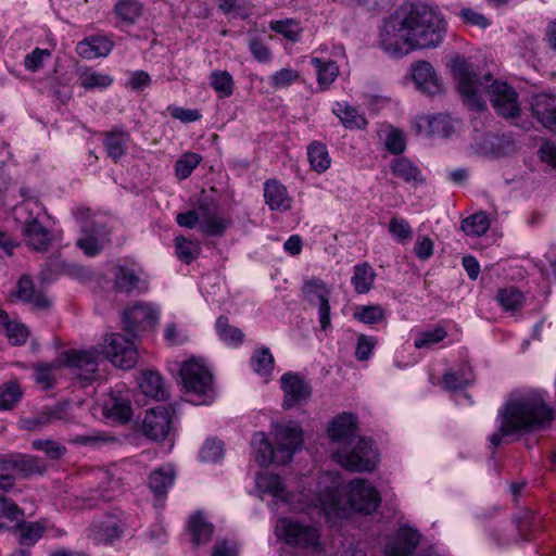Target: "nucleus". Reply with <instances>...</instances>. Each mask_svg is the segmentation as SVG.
<instances>
[{"label": "nucleus", "mask_w": 556, "mask_h": 556, "mask_svg": "<svg viewBox=\"0 0 556 556\" xmlns=\"http://www.w3.org/2000/svg\"><path fill=\"white\" fill-rule=\"evenodd\" d=\"M14 473L12 455L0 456V491H9L14 485Z\"/></svg>", "instance_id": "obj_52"}, {"label": "nucleus", "mask_w": 556, "mask_h": 556, "mask_svg": "<svg viewBox=\"0 0 556 556\" xmlns=\"http://www.w3.org/2000/svg\"><path fill=\"white\" fill-rule=\"evenodd\" d=\"M142 7L137 0H119L115 13L126 23H134L141 15Z\"/></svg>", "instance_id": "obj_50"}, {"label": "nucleus", "mask_w": 556, "mask_h": 556, "mask_svg": "<svg viewBox=\"0 0 556 556\" xmlns=\"http://www.w3.org/2000/svg\"><path fill=\"white\" fill-rule=\"evenodd\" d=\"M16 296L37 309L49 307L50 302L46 295L35 290L34 282L29 276H23L16 286Z\"/></svg>", "instance_id": "obj_23"}, {"label": "nucleus", "mask_w": 556, "mask_h": 556, "mask_svg": "<svg viewBox=\"0 0 556 556\" xmlns=\"http://www.w3.org/2000/svg\"><path fill=\"white\" fill-rule=\"evenodd\" d=\"M189 527L195 545L205 544L211 540L213 526L206 522L200 514H195L191 517Z\"/></svg>", "instance_id": "obj_39"}, {"label": "nucleus", "mask_w": 556, "mask_h": 556, "mask_svg": "<svg viewBox=\"0 0 556 556\" xmlns=\"http://www.w3.org/2000/svg\"><path fill=\"white\" fill-rule=\"evenodd\" d=\"M13 468L15 473L24 479L30 478L35 475H43L47 471V464L39 457L12 453Z\"/></svg>", "instance_id": "obj_22"}, {"label": "nucleus", "mask_w": 556, "mask_h": 556, "mask_svg": "<svg viewBox=\"0 0 556 556\" xmlns=\"http://www.w3.org/2000/svg\"><path fill=\"white\" fill-rule=\"evenodd\" d=\"M102 413L105 418L114 421L122 424L129 421L132 414L129 396L121 392L111 393L103 401Z\"/></svg>", "instance_id": "obj_20"}, {"label": "nucleus", "mask_w": 556, "mask_h": 556, "mask_svg": "<svg viewBox=\"0 0 556 556\" xmlns=\"http://www.w3.org/2000/svg\"><path fill=\"white\" fill-rule=\"evenodd\" d=\"M256 485L262 492L271 494L282 502H290V494L286 492L285 485L279 476L274 473L260 475L256 478Z\"/></svg>", "instance_id": "obj_29"}, {"label": "nucleus", "mask_w": 556, "mask_h": 556, "mask_svg": "<svg viewBox=\"0 0 556 556\" xmlns=\"http://www.w3.org/2000/svg\"><path fill=\"white\" fill-rule=\"evenodd\" d=\"M450 66L463 101L470 110L484 111V97L489 96L493 108L501 116L514 118L519 115L517 92L506 83L493 79L490 73L481 76L478 67L462 56L454 58Z\"/></svg>", "instance_id": "obj_2"}, {"label": "nucleus", "mask_w": 556, "mask_h": 556, "mask_svg": "<svg viewBox=\"0 0 556 556\" xmlns=\"http://www.w3.org/2000/svg\"><path fill=\"white\" fill-rule=\"evenodd\" d=\"M356 417L351 413H343L336 417L328 426L327 433L332 444V452L351 446L357 437Z\"/></svg>", "instance_id": "obj_13"}, {"label": "nucleus", "mask_w": 556, "mask_h": 556, "mask_svg": "<svg viewBox=\"0 0 556 556\" xmlns=\"http://www.w3.org/2000/svg\"><path fill=\"white\" fill-rule=\"evenodd\" d=\"M100 350L94 346L86 351L66 353V364L81 380L89 382L96 378Z\"/></svg>", "instance_id": "obj_14"}, {"label": "nucleus", "mask_w": 556, "mask_h": 556, "mask_svg": "<svg viewBox=\"0 0 556 556\" xmlns=\"http://www.w3.org/2000/svg\"><path fill=\"white\" fill-rule=\"evenodd\" d=\"M473 380L470 368L460 369L459 372L447 371L443 376L442 384L446 390H457L465 388Z\"/></svg>", "instance_id": "obj_45"}, {"label": "nucleus", "mask_w": 556, "mask_h": 556, "mask_svg": "<svg viewBox=\"0 0 556 556\" xmlns=\"http://www.w3.org/2000/svg\"><path fill=\"white\" fill-rule=\"evenodd\" d=\"M249 49L254 59L261 63H267L271 60V52L267 45L260 38H251Z\"/></svg>", "instance_id": "obj_64"}, {"label": "nucleus", "mask_w": 556, "mask_h": 556, "mask_svg": "<svg viewBox=\"0 0 556 556\" xmlns=\"http://www.w3.org/2000/svg\"><path fill=\"white\" fill-rule=\"evenodd\" d=\"M224 453L223 443L216 440H207L201 448L200 455L204 462H217Z\"/></svg>", "instance_id": "obj_63"}, {"label": "nucleus", "mask_w": 556, "mask_h": 556, "mask_svg": "<svg viewBox=\"0 0 556 556\" xmlns=\"http://www.w3.org/2000/svg\"><path fill=\"white\" fill-rule=\"evenodd\" d=\"M139 388L142 393L149 397L162 401L166 397L167 392L161 375L156 371H144L139 380Z\"/></svg>", "instance_id": "obj_26"}, {"label": "nucleus", "mask_w": 556, "mask_h": 556, "mask_svg": "<svg viewBox=\"0 0 556 556\" xmlns=\"http://www.w3.org/2000/svg\"><path fill=\"white\" fill-rule=\"evenodd\" d=\"M129 139L130 136L127 131L116 130L106 132L104 144L109 156L117 161L125 155Z\"/></svg>", "instance_id": "obj_34"}, {"label": "nucleus", "mask_w": 556, "mask_h": 556, "mask_svg": "<svg viewBox=\"0 0 556 556\" xmlns=\"http://www.w3.org/2000/svg\"><path fill=\"white\" fill-rule=\"evenodd\" d=\"M113 48V42L104 37H90L77 46V52L85 59L105 56Z\"/></svg>", "instance_id": "obj_25"}, {"label": "nucleus", "mask_w": 556, "mask_h": 556, "mask_svg": "<svg viewBox=\"0 0 556 556\" xmlns=\"http://www.w3.org/2000/svg\"><path fill=\"white\" fill-rule=\"evenodd\" d=\"M275 446L278 455V465L288 464L294 453L301 448L303 443V432L295 422L275 426Z\"/></svg>", "instance_id": "obj_10"}, {"label": "nucleus", "mask_w": 556, "mask_h": 556, "mask_svg": "<svg viewBox=\"0 0 556 556\" xmlns=\"http://www.w3.org/2000/svg\"><path fill=\"white\" fill-rule=\"evenodd\" d=\"M179 375L184 389L197 396L198 404L208 405L215 400L213 375L203 363L190 358L182 363Z\"/></svg>", "instance_id": "obj_5"}, {"label": "nucleus", "mask_w": 556, "mask_h": 556, "mask_svg": "<svg viewBox=\"0 0 556 556\" xmlns=\"http://www.w3.org/2000/svg\"><path fill=\"white\" fill-rule=\"evenodd\" d=\"M270 28L291 41H298L300 38V27L292 20L271 22Z\"/></svg>", "instance_id": "obj_59"}, {"label": "nucleus", "mask_w": 556, "mask_h": 556, "mask_svg": "<svg viewBox=\"0 0 556 556\" xmlns=\"http://www.w3.org/2000/svg\"><path fill=\"white\" fill-rule=\"evenodd\" d=\"M299 78V73L292 68H282L270 77V84L274 88H286Z\"/></svg>", "instance_id": "obj_62"}, {"label": "nucleus", "mask_w": 556, "mask_h": 556, "mask_svg": "<svg viewBox=\"0 0 556 556\" xmlns=\"http://www.w3.org/2000/svg\"><path fill=\"white\" fill-rule=\"evenodd\" d=\"M211 85L220 98L230 97L233 90L232 77L226 71L213 72L211 75Z\"/></svg>", "instance_id": "obj_51"}, {"label": "nucleus", "mask_w": 556, "mask_h": 556, "mask_svg": "<svg viewBox=\"0 0 556 556\" xmlns=\"http://www.w3.org/2000/svg\"><path fill=\"white\" fill-rule=\"evenodd\" d=\"M462 230L467 236H482L490 228V222L484 212L472 214L462 222Z\"/></svg>", "instance_id": "obj_40"}, {"label": "nucleus", "mask_w": 556, "mask_h": 556, "mask_svg": "<svg viewBox=\"0 0 556 556\" xmlns=\"http://www.w3.org/2000/svg\"><path fill=\"white\" fill-rule=\"evenodd\" d=\"M275 533L287 544L300 547L316 546L319 540V533L315 527L304 526L287 518L278 520Z\"/></svg>", "instance_id": "obj_9"}, {"label": "nucleus", "mask_w": 556, "mask_h": 556, "mask_svg": "<svg viewBox=\"0 0 556 556\" xmlns=\"http://www.w3.org/2000/svg\"><path fill=\"white\" fill-rule=\"evenodd\" d=\"M265 203L271 211L286 212L291 207L292 199L287 188L277 179H268L264 184Z\"/></svg>", "instance_id": "obj_21"}, {"label": "nucleus", "mask_w": 556, "mask_h": 556, "mask_svg": "<svg viewBox=\"0 0 556 556\" xmlns=\"http://www.w3.org/2000/svg\"><path fill=\"white\" fill-rule=\"evenodd\" d=\"M386 312L380 305H363L356 307L353 316L355 319L374 325L384 319Z\"/></svg>", "instance_id": "obj_47"}, {"label": "nucleus", "mask_w": 556, "mask_h": 556, "mask_svg": "<svg viewBox=\"0 0 556 556\" xmlns=\"http://www.w3.org/2000/svg\"><path fill=\"white\" fill-rule=\"evenodd\" d=\"M26 243L36 251H46L51 242L49 230L36 218L27 222L24 227Z\"/></svg>", "instance_id": "obj_24"}, {"label": "nucleus", "mask_w": 556, "mask_h": 556, "mask_svg": "<svg viewBox=\"0 0 556 556\" xmlns=\"http://www.w3.org/2000/svg\"><path fill=\"white\" fill-rule=\"evenodd\" d=\"M216 330L219 338L228 344L238 345L243 341V332L239 328L231 326L225 316L217 318Z\"/></svg>", "instance_id": "obj_43"}, {"label": "nucleus", "mask_w": 556, "mask_h": 556, "mask_svg": "<svg viewBox=\"0 0 556 556\" xmlns=\"http://www.w3.org/2000/svg\"><path fill=\"white\" fill-rule=\"evenodd\" d=\"M496 299L505 311H517L523 303V294L514 287L501 289Z\"/></svg>", "instance_id": "obj_46"}, {"label": "nucleus", "mask_w": 556, "mask_h": 556, "mask_svg": "<svg viewBox=\"0 0 556 556\" xmlns=\"http://www.w3.org/2000/svg\"><path fill=\"white\" fill-rule=\"evenodd\" d=\"M0 330H5L9 340L15 345L25 343L28 337L27 328L22 324L11 321L9 315L1 308Z\"/></svg>", "instance_id": "obj_37"}, {"label": "nucleus", "mask_w": 556, "mask_h": 556, "mask_svg": "<svg viewBox=\"0 0 556 556\" xmlns=\"http://www.w3.org/2000/svg\"><path fill=\"white\" fill-rule=\"evenodd\" d=\"M98 349L114 366L124 370L134 368L138 362L137 346L121 333L106 334L104 344H99Z\"/></svg>", "instance_id": "obj_7"}, {"label": "nucleus", "mask_w": 556, "mask_h": 556, "mask_svg": "<svg viewBox=\"0 0 556 556\" xmlns=\"http://www.w3.org/2000/svg\"><path fill=\"white\" fill-rule=\"evenodd\" d=\"M500 429L490 437L493 446L501 445L503 438L517 431H538L544 429L553 419L552 410L541 396H528L510 401L501 412Z\"/></svg>", "instance_id": "obj_3"}, {"label": "nucleus", "mask_w": 556, "mask_h": 556, "mask_svg": "<svg viewBox=\"0 0 556 556\" xmlns=\"http://www.w3.org/2000/svg\"><path fill=\"white\" fill-rule=\"evenodd\" d=\"M533 116L547 129L556 132V93H540L533 97Z\"/></svg>", "instance_id": "obj_19"}, {"label": "nucleus", "mask_w": 556, "mask_h": 556, "mask_svg": "<svg viewBox=\"0 0 556 556\" xmlns=\"http://www.w3.org/2000/svg\"><path fill=\"white\" fill-rule=\"evenodd\" d=\"M378 491L365 479H354L349 484L348 497L340 496L336 488L326 489L316 497L314 506L319 507L328 518L344 517L348 508L371 514L380 504Z\"/></svg>", "instance_id": "obj_4"}, {"label": "nucleus", "mask_w": 556, "mask_h": 556, "mask_svg": "<svg viewBox=\"0 0 556 556\" xmlns=\"http://www.w3.org/2000/svg\"><path fill=\"white\" fill-rule=\"evenodd\" d=\"M117 441V438L103 431H93L90 434L76 435L74 439V443L76 444L94 447L116 443Z\"/></svg>", "instance_id": "obj_53"}, {"label": "nucleus", "mask_w": 556, "mask_h": 556, "mask_svg": "<svg viewBox=\"0 0 556 556\" xmlns=\"http://www.w3.org/2000/svg\"><path fill=\"white\" fill-rule=\"evenodd\" d=\"M389 231L400 242H405L412 239L413 230L409 224L399 217H393L389 224Z\"/></svg>", "instance_id": "obj_58"}, {"label": "nucleus", "mask_w": 556, "mask_h": 556, "mask_svg": "<svg viewBox=\"0 0 556 556\" xmlns=\"http://www.w3.org/2000/svg\"><path fill=\"white\" fill-rule=\"evenodd\" d=\"M312 62L317 68L318 84L324 88L328 87L339 73L337 64L333 61L321 62L316 58Z\"/></svg>", "instance_id": "obj_48"}, {"label": "nucleus", "mask_w": 556, "mask_h": 556, "mask_svg": "<svg viewBox=\"0 0 556 556\" xmlns=\"http://www.w3.org/2000/svg\"><path fill=\"white\" fill-rule=\"evenodd\" d=\"M378 136L384 141L386 149L393 154H400L406 148V141L403 131L394 128L391 125L382 127L378 131Z\"/></svg>", "instance_id": "obj_35"}, {"label": "nucleus", "mask_w": 556, "mask_h": 556, "mask_svg": "<svg viewBox=\"0 0 556 556\" xmlns=\"http://www.w3.org/2000/svg\"><path fill=\"white\" fill-rule=\"evenodd\" d=\"M376 273L368 263H362L354 267V275L351 279L355 291L359 294L367 293L374 285Z\"/></svg>", "instance_id": "obj_36"}, {"label": "nucleus", "mask_w": 556, "mask_h": 556, "mask_svg": "<svg viewBox=\"0 0 556 556\" xmlns=\"http://www.w3.org/2000/svg\"><path fill=\"white\" fill-rule=\"evenodd\" d=\"M176 254L181 262L190 264L195 260L201 251L200 245L197 242L187 240L184 237L176 238Z\"/></svg>", "instance_id": "obj_49"}, {"label": "nucleus", "mask_w": 556, "mask_h": 556, "mask_svg": "<svg viewBox=\"0 0 556 556\" xmlns=\"http://www.w3.org/2000/svg\"><path fill=\"white\" fill-rule=\"evenodd\" d=\"M307 155L312 168L317 173H323L329 168L331 160L325 144L320 142L311 143Z\"/></svg>", "instance_id": "obj_38"}, {"label": "nucleus", "mask_w": 556, "mask_h": 556, "mask_svg": "<svg viewBox=\"0 0 556 556\" xmlns=\"http://www.w3.org/2000/svg\"><path fill=\"white\" fill-rule=\"evenodd\" d=\"M228 225L229 223L226 219L211 214L206 206L201 205L200 230L205 236L220 237L226 231Z\"/></svg>", "instance_id": "obj_33"}, {"label": "nucleus", "mask_w": 556, "mask_h": 556, "mask_svg": "<svg viewBox=\"0 0 556 556\" xmlns=\"http://www.w3.org/2000/svg\"><path fill=\"white\" fill-rule=\"evenodd\" d=\"M22 390L16 381H9L0 386V410L12 409L20 401Z\"/></svg>", "instance_id": "obj_44"}, {"label": "nucleus", "mask_w": 556, "mask_h": 556, "mask_svg": "<svg viewBox=\"0 0 556 556\" xmlns=\"http://www.w3.org/2000/svg\"><path fill=\"white\" fill-rule=\"evenodd\" d=\"M254 371L262 377H269L274 370V356L268 348H261L254 352L251 358Z\"/></svg>", "instance_id": "obj_42"}, {"label": "nucleus", "mask_w": 556, "mask_h": 556, "mask_svg": "<svg viewBox=\"0 0 556 556\" xmlns=\"http://www.w3.org/2000/svg\"><path fill=\"white\" fill-rule=\"evenodd\" d=\"M175 471L172 466L161 467L151 472L149 488L156 496L164 495L173 484Z\"/></svg>", "instance_id": "obj_32"}, {"label": "nucleus", "mask_w": 556, "mask_h": 556, "mask_svg": "<svg viewBox=\"0 0 556 556\" xmlns=\"http://www.w3.org/2000/svg\"><path fill=\"white\" fill-rule=\"evenodd\" d=\"M159 311L149 303L137 302L123 313L124 329L131 336L140 330L153 328L159 323Z\"/></svg>", "instance_id": "obj_12"}, {"label": "nucleus", "mask_w": 556, "mask_h": 556, "mask_svg": "<svg viewBox=\"0 0 556 556\" xmlns=\"http://www.w3.org/2000/svg\"><path fill=\"white\" fill-rule=\"evenodd\" d=\"M392 174L407 184L417 185L424 181L420 169L406 157H396L391 163Z\"/></svg>", "instance_id": "obj_28"}, {"label": "nucleus", "mask_w": 556, "mask_h": 556, "mask_svg": "<svg viewBox=\"0 0 556 556\" xmlns=\"http://www.w3.org/2000/svg\"><path fill=\"white\" fill-rule=\"evenodd\" d=\"M332 458L349 471H371L378 463L377 451L371 440L358 438L345 448L334 450Z\"/></svg>", "instance_id": "obj_6"}, {"label": "nucleus", "mask_w": 556, "mask_h": 556, "mask_svg": "<svg viewBox=\"0 0 556 556\" xmlns=\"http://www.w3.org/2000/svg\"><path fill=\"white\" fill-rule=\"evenodd\" d=\"M139 278L128 268L118 267L115 274V288L122 292L130 293L137 289Z\"/></svg>", "instance_id": "obj_54"}, {"label": "nucleus", "mask_w": 556, "mask_h": 556, "mask_svg": "<svg viewBox=\"0 0 556 556\" xmlns=\"http://www.w3.org/2000/svg\"><path fill=\"white\" fill-rule=\"evenodd\" d=\"M51 56L48 49L36 48L24 58V66L29 72H36L43 66L46 60Z\"/></svg>", "instance_id": "obj_60"}, {"label": "nucleus", "mask_w": 556, "mask_h": 556, "mask_svg": "<svg viewBox=\"0 0 556 556\" xmlns=\"http://www.w3.org/2000/svg\"><path fill=\"white\" fill-rule=\"evenodd\" d=\"M75 215L81 227V236L77 240V245L87 256L98 255L109 242V230L105 226L89 218L88 208H78Z\"/></svg>", "instance_id": "obj_8"}, {"label": "nucleus", "mask_w": 556, "mask_h": 556, "mask_svg": "<svg viewBox=\"0 0 556 556\" xmlns=\"http://www.w3.org/2000/svg\"><path fill=\"white\" fill-rule=\"evenodd\" d=\"M302 292L311 305L318 307L321 329H328L331 324L329 305L331 289L321 279L311 278L304 281Z\"/></svg>", "instance_id": "obj_11"}, {"label": "nucleus", "mask_w": 556, "mask_h": 556, "mask_svg": "<svg viewBox=\"0 0 556 556\" xmlns=\"http://www.w3.org/2000/svg\"><path fill=\"white\" fill-rule=\"evenodd\" d=\"M252 447L255 459L261 466H268L273 463L278 464L276 446H273L264 432H257L253 435Z\"/></svg>", "instance_id": "obj_27"}, {"label": "nucleus", "mask_w": 556, "mask_h": 556, "mask_svg": "<svg viewBox=\"0 0 556 556\" xmlns=\"http://www.w3.org/2000/svg\"><path fill=\"white\" fill-rule=\"evenodd\" d=\"M31 445L34 450L42 451L50 459H60L66 453V447L53 440L37 439Z\"/></svg>", "instance_id": "obj_55"}, {"label": "nucleus", "mask_w": 556, "mask_h": 556, "mask_svg": "<svg viewBox=\"0 0 556 556\" xmlns=\"http://www.w3.org/2000/svg\"><path fill=\"white\" fill-rule=\"evenodd\" d=\"M446 33V22L425 3L403 5L383 25L381 48L391 56H403L416 49L437 48Z\"/></svg>", "instance_id": "obj_1"}, {"label": "nucleus", "mask_w": 556, "mask_h": 556, "mask_svg": "<svg viewBox=\"0 0 556 556\" xmlns=\"http://www.w3.org/2000/svg\"><path fill=\"white\" fill-rule=\"evenodd\" d=\"M202 157L197 153H186L176 162V175L180 179L188 178L199 165Z\"/></svg>", "instance_id": "obj_56"}, {"label": "nucleus", "mask_w": 556, "mask_h": 556, "mask_svg": "<svg viewBox=\"0 0 556 556\" xmlns=\"http://www.w3.org/2000/svg\"><path fill=\"white\" fill-rule=\"evenodd\" d=\"M78 81L85 89L106 88L113 83V78L108 74L85 68L79 71Z\"/></svg>", "instance_id": "obj_41"}, {"label": "nucleus", "mask_w": 556, "mask_h": 556, "mask_svg": "<svg viewBox=\"0 0 556 556\" xmlns=\"http://www.w3.org/2000/svg\"><path fill=\"white\" fill-rule=\"evenodd\" d=\"M412 78L416 88L430 97L442 93L443 88L433 66L427 61H417L410 65Z\"/></svg>", "instance_id": "obj_16"}, {"label": "nucleus", "mask_w": 556, "mask_h": 556, "mask_svg": "<svg viewBox=\"0 0 556 556\" xmlns=\"http://www.w3.org/2000/svg\"><path fill=\"white\" fill-rule=\"evenodd\" d=\"M97 538L105 543L119 539L124 532L123 522L117 516H109L94 525Z\"/></svg>", "instance_id": "obj_31"}, {"label": "nucleus", "mask_w": 556, "mask_h": 556, "mask_svg": "<svg viewBox=\"0 0 556 556\" xmlns=\"http://www.w3.org/2000/svg\"><path fill=\"white\" fill-rule=\"evenodd\" d=\"M418 134L448 138L455 131V121L444 113L428 116H419L415 121Z\"/></svg>", "instance_id": "obj_18"}, {"label": "nucleus", "mask_w": 556, "mask_h": 556, "mask_svg": "<svg viewBox=\"0 0 556 556\" xmlns=\"http://www.w3.org/2000/svg\"><path fill=\"white\" fill-rule=\"evenodd\" d=\"M281 388L285 394L282 406L287 409L306 402L312 394L309 384L296 374H285L281 377Z\"/></svg>", "instance_id": "obj_17"}, {"label": "nucleus", "mask_w": 556, "mask_h": 556, "mask_svg": "<svg viewBox=\"0 0 556 556\" xmlns=\"http://www.w3.org/2000/svg\"><path fill=\"white\" fill-rule=\"evenodd\" d=\"M62 418V409L54 407L41 412L38 416L27 420V428L29 430H36L41 426L53 422Z\"/></svg>", "instance_id": "obj_57"}, {"label": "nucleus", "mask_w": 556, "mask_h": 556, "mask_svg": "<svg viewBox=\"0 0 556 556\" xmlns=\"http://www.w3.org/2000/svg\"><path fill=\"white\" fill-rule=\"evenodd\" d=\"M333 113L340 118L344 127L349 129H364L367 126V119L357 109L345 104L337 103Z\"/></svg>", "instance_id": "obj_30"}, {"label": "nucleus", "mask_w": 556, "mask_h": 556, "mask_svg": "<svg viewBox=\"0 0 556 556\" xmlns=\"http://www.w3.org/2000/svg\"><path fill=\"white\" fill-rule=\"evenodd\" d=\"M172 407L157 406L147 412L142 421V432L152 440H163L170 429Z\"/></svg>", "instance_id": "obj_15"}, {"label": "nucleus", "mask_w": 556, "mask_h": 556, "mask_svg": "<svg viewBox=\"0 0 556 556\" xmlns=\"http://www.w3.org/2000/svg\"><path fill=\"white\" fill-rule=\"evenodd\" d=\"M446 331L443 328H435L434 330L420 332L415 340L416 349L429 348L442 341L446 337Z\"/></svg>", "instance_id": "obj_61"}]
</instances>
